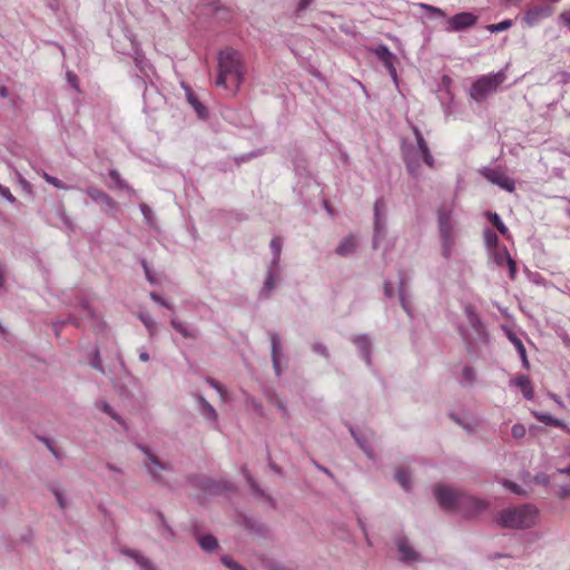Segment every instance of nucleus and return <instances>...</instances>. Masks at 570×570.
Wrapping results in <instances>:
<instances>
[{"label": "nucleus", "instance_id": "f257e3e1", "mask_svg": "<svg viewBox=\"0 0 570 570\" xmlns=\"http://www.w3.org/2000/svg\"><path fill=\"white\" fill-rule=\"evenodd\" d=\"M434 492L442 509H456L466 518L473 517L487 508L484 501L475 499L469 494L454 491L445 485H438Z\"/></svg>", "mask_w": 570, "mask_h": 570}, {"label": "nucleus", "instance_id": "f03ea898", "mask_svg": "<svg viewBox=\"0 0 570 570\" xmlns=\"http://www.w3.org/2000/svg\"><path fill=\"white\" fill-rule=\"evenodd\" d=\"M413 131L416 138V146L407 147L404 150V161L406 164L407 171L413 177H419L421 161H423L430 168H433L434 158L431 155L429 146L421 131L416 127L413 129Z\"/></svg>", "mask_w": 570, "mask_h": 570}, {"label": "nucleus", "instance_id": "7ed1b4c3", "mask_svg": "<svg viewBox=\"0 0 570 570\" xmlns=\"http://www.w3.org/2000/svg\"><path fill=\"white\" fill-rule=\"evenodd\" d=\"M537 518L538 510L531 504H523L501 511L498 522L504 528L522 529L532 527Z\"/></svg>", "mask_w": 570, "mask_h": 570}, {"label": "nucleus", "instance_id": "20e7f679", "mask_svg": "<svg viewBox=\"0 0 570 570\" xmlns=\"http://www.w3.org/2000/svg\"><path fill=\"white\" fill-rule=\"evenodd\" d=\"M452 208L442 206L438 210V224L441 237L442 255L450 258L455 245L454 224L452 222Z\"/></svg>", "mask_w": 570, "mask_h": 570}, {"label": "nucleus", "instance_id": "39448f33", "mask_svg": "<svg viewBox=\"0 0 570 570\" xmlns=\"http://www.w3.org/2000/svg\"><path fill=\"white\" fill-rule=\"evenodd\" d=\"M503 81L504 73L482 76L472 85L470 96L473 100L480 102L483 99H485L490 94L494 92Z\"/></svg>", "mask_w": 570, "mask_h": 570}, {"label": "nucleus", "instance_id": "423d86ee", "mask_svg": "<svg viewBox=\"0 0 570 570\" xmlns=\"http://www.w3.org/2000/svg\"><path fill=\"white\" fill-rule=\"evenodd\" d=\"M243 73H215L210 80L213 85L219 90L220 95L225 97L234 96L243 81Z\"/></svg>", "mask_w": 570, "mask_h": 570}, {"label": "nucleus", "instance_id": "0eeeda50", "mask_svg": "<svg viewBox=\"0 0 570 570\" xmlns=\"http://www.w3.org/2000/svg\"><path fill=\"white\" fill-rule=\"evenodd\" d=\"M244 67L243 57L238 51L227 48L218 53V71H239Z\"/></svg>", "mask_w": 570, "mask_h": 570}, {"label": "nucleus", "instance_id": "6e6552de", "mask_svg": "<svg viewBox=\"0 0 570 570\" xmlns=\"http://www.w3.org/2000/svg\"><path fill=\"white\" fill-rule=\"evenodd\" d=\"M478 17L472 12H460L449 18L445 30L448 32H460L475 26Z\"/></svg>", "mask_w": 570, "mask_h": 570}, {"label": "nucleus", "instance_id": "1a4fd4ad", "mask_svg": "<svg viewBox=\"0 0 570 570\" xmlns=\"http://www.w3.org/2000/svg\"><path fill=\"white\" fill-rule=\"evenodd\" d=\"M481 175L490 183L498 185L500 188L512 193L515 189L514 180L508 177L501 169L483 168Z\"/></svg>", "mask_w": 570, "mask_h": 570}, {"label": "nucleus", "instance_id": "9d476101", "mask_svg": "<svg viewBox=\"0 0 570 570\" xmlns=\"http://www.w3.org/2000/svg\"><path fill=\"white\" fill-rule=\"evenodd\" d=\"M181 86L185 90L186 99L195 110L197 117L199 119L206 120L209 116L207 107L198 99L189 86H187L185 82H181Z\"/></svg>", "mask_w": 570, "mask_h": 570}, {"label": "nucleus", "instance_id": "9b49d317", "mask_svg": "<svg viewBox=\"0 0 570 570\" xmlns=\"http://www.w3.org/2000/svg\"><path fill=\"white\" fill-rule=\"evenodd\" d=\"M493 259L499 266H503L504 264L509 267L510 277L513 279L517 274V264L512 259L511 255L509 254L507 247H498L493 250Z\"/></svg>", "mask_w": 570, "mask_h": 570}, {"label": "nucleus", "instance_id": "f8f14e48", "mask_svg": "<svg viewBox=\"0 0 570 570\" xmlns=\"http://www.w3.org/2000/svg\"><path fill=\"white\" fill-rule=\"evenodd\" d=\"M552 9L550 7H533L525 11L524 22L529 27L535 26L539 21L550 17Z\"/></svg>", "mask_w": 570, "mask_h": 570}, {"label": "nucleus", "instance_id": "ddd939ff", "mask_svg": "<svg viewBox=\"0 0 570 570\" xmlns=\"http://www.w3.org/2000/svg\"><path fill=\"white\" fill-rule=\"evenodd\" d=\"M86 193L94 202L102 203L108 208L116 207V202L108 194L97 187H88Z\"/></svg>", "mask_w": 570, "mask_h": 570}, {"label": "nucleus", "instance_id": "4468645a", "mask_svg": "<svg viewBox=\"0 0 570 570\" xmlns=\"http://www.w3.org/2000/svg\"><path fill=\"white\" fill-rule=\"evenodd\" d=\"M511 384L518 386L527 400L533 399L534 391H533L532 384L527 375L515 376L511 381Z\"/></svg>", "mask_w": 570, "mask_h": 570}, {"label": "nucleus", "instance_id": "2eb2a0df", "mask_svg": "<svg viewBox=\"0 0 570 570\" xmlns=\"http://www.w3.org/2000/svg\"><path fill=\"white\" fill-rule=\"evenodd\" d=\"M373 51L382 60L385 68H387L390 71H395L393 65L395 56L389 50L386 46L380 45L373 49Z\"/></svg>", "mask_w": 570, "mask_h": 570}, {"label": "nucleus", "instance_id": "dca6fc26", "mask_svg": "<svg viewBox=\"0 0 570 570\" xmlns=\"http://www.w3.org/2000/svg\"><path fill=\"white\" fill-rule=\"evenodd\" d=\"M356 248V238L353 235L345 237L336 247L335 252L340 256H347Z\"/></svg>", "mask_w": 570, "mask_h": 570}, {"label": "nucleus", "instance_id": "f3484780", "mask_svg": "<svg viewBox=\"0 0 570 570\" xmlns=\"http://www.w3.org/2000/svg\"><path fill=\"white\" fill-rule=\"evenodd\" d=\"M532 415L541 423L546 424V425H552V426H556V428H560V429H567V425L564 424L563 421L559 420V419H554L552 417L551 415L547 414V413H542V412H539V411H533L532 412Z\"/></svg>", "mask_w": 570, "mask_h": 570}, {"label": "nucleus", "instance_id": "a211bd4d", "mask_svg": "<svg viewBox=\"0 0 570 570\" xmlns=\"http://www.w3.org/2000/svg\"><path fill=\"white\" fill-rule=\"evenodd\" d=\"M146 454L148 456V463H147V468L150 472V474L156 479V480H160V476H159V471L160 470H166V466L160 463L158 461V459L156 456H154L151 453L147 452L146 451Z\"/></svg>", "mask_w": 570, "mask_h": 570}, {"label": "nucleus", "instance_id": "6ab92c4d", "mask_svg": "<svg viewBox=\"0 0 570 570\" xmlns=\"http://www.w3.org/2000/svg\"><path fill=\"white\" fill-rule=\"evenodd\" d=\"M397 547L402 560L413 561L417 559V553L407 544L406 540H400Z\"/></svg>", "mask_w": 570, "mask_h": 570}, {"label": "nucleus", "instance_id": "aec40b11", "mask_svg": "<svg viewBox=\"0 0 570 570\" xmlns=\"http://www.w3.org/2000/svg\"><path fill=\"white\" fill-rule=\"evenodd\" d=\"M384 203L382 199H377L374 205V215H375V237H374V246L377 244V236L382 228L381 226V212L384 209Z\"/></svg>", "mask_w": 570, "mask_h": 570}, {"label": "nucleus", "instance_id": "412c9836", "mask_svg": "<svg viewBox=\"0 0 570 570\" xmlns=\"http://www.w3.org/2000/svg\"><path fill=\"white\" fill-rule=\"evenodd\" d=\"M127 556L135 559V561L139 564V567L144 570H156V568L153 566L151 561L137 551H127Z\"/></svg>", "mask_w": 570, "mask_h": 570}, {"label": "nucleus", "instance_id": "4be33fe9", "mask_svg": "<svg viewBox=\"0 0 570 570\" xmlns=\"http://www.w3.org/2000/svg\"><path fill=\"white\" fill-rule=\"evenodd\" d=\"M271 343H272V357L273 363L276 370H278V355L281 350V338L277 334L271 335Z\"/></svg>", "mask_w": 570, "mask_h": 570}, {"label": "nucleus", "instance_id": "5701e85b", "mask_svg": "<svg viewBox=\"0 0 570 570\" xmlns=\"http://www.w3.org/2000/svg\"><path fill=\"white\" fill-rule=\"evenodd\" d=\"M109 177L114 180L115 187L117 189H124L127 191H132V188L120 177V174L116 169H111L109 171Z\"/></svg>", "mask_w": 570, "mask_h": 570}, {"label": "nucleus", "instance_id": "b1692460", "mask_svg": "<svg viewBox=\"0 0 570 570\" xmlns=\"http://www.w3.org/2000/svg\"><path fill=\"white\" fill-rule=\"evenodd\" d=\"M198 542L202 549L205 551H213L218 547L216 538L210 534L200 537Z\"/></svg>", "mask_w": 570, "mask_h": 570}, {"label": "nucleus", "instance_id": "393cba45", "mask_svg": "<svg viewBox=\"0 0 570 570\" xmlns=\"http://www.w3.org/2000/svg\"><path fill=\"white\" fill-rule=\"evenodd\" d=\"M487 216L489 222L497 227L501 235L505 236L508 234V227L503 224L497 213H488Z\"/></svg>", "mask_w": 570, "mask_h": 570}, {"label": "nucleus", "instance_id": "a878e982", "mask_svg": "<svg viewBox=\"0 0 570 570\" xmlns=\"http://www.w3.org/2000/svg\"><path fill=\"white\" fill-rule=\"evenodd\" d=\"M484 243L489 249L494 250L495 248H498L499 237L497 233L493 232L492 229H487L484 232Z\"/></svg>", "mask_w": 570, "mask_h": 570}, {"label": "nucleus", "instance_id": "bb28decb", "mask_svg": "<svg viewBox=\"0 0 570 570\" xmlns=\"http://www.w3.org/2000/svg\"><path fill=\"white\" fill-rule=\"evenodd\" d=\"M396 481L402 485L404 490L410 489V475L407 471L403 468L397 469L395 473Z\"/></svg>", "mask_w": 570, "mask_h": 570}, {"label": "nucleus", "instance_id": "cd10ccee", "mask_svg": "<svg viewBox=\"0 0 570 570\" xmlns=\"http://www.w3.org/2000/svg\"><path fill=\"white\" fill-rule=\"evenodd\" d=\"M276 277L272 271L267 273V277L264 283L263 293L267 297L269 293L275 288Z\"/></svg>", "mask_w": 570, "mask_h": 570}, {"label": "nucleus", "instance_id": "c85d7f7f", "mask_svg": "<svg viewBox=\"0 0 570 570\" xmlns=\"http://www.w3.org/2000/svg\"><path fill=\"white\" fill-rule=\"evenodd\" d=\"M202 405H203V413L204 415L212 421L217 420V412L216 410L205 400L202 399Z\"/></svg>", "mask_w": 570, "mask_h": 570}, {"label": "nucleus", "instance_id": "c756f323", "mask_svg": "<svg viewBox=\"0 0 570 570\" xmlns=\"http://www.w3.org/2000/svg\"><path fill=\"white\" fill-rule=\"evenodd\" d=\"M511 26H512V21L507 19V20H503V21H501L499 23L489 24L487 27V29L490 32H501V31H504V30L509 29Z\"/></svg>", "mask_w": 570, "mask_h": 570}, {"label": "nucleus", "instance_id": "7c9ffc66", "mask_svg": "<svg viewBox=\"0 0 570 570\" xmlns=\"http://www.w3.org/2000/svg\"><path fill=\"white\" fill-rule=\"evenodd\" d=\"M512 342L514 343L515 348H517L518 353L520 354L524 366L529 367V361L527 357V352H525L524 345L522 344V342L519 338H513Z\"/></svg>", "mask_w": 570, "mask_h": 570}, {"label": "nucleus", "instance_id": "2f4dec72", "mask_svg": "<svg viewBox=\"0 0 570 570\" xmlns=\"http://www.w3.org/2000/svg\"><path fill=\"white\" fill-rule=\"evenodd\" d=\"M170 324L184 337H194V335L188 331V328L183 323L178 322L177 320L173 318Z\"/></svg>", "mask_w": 570, "mask_h": 570}, {"label": "nucleus", "instance_id": "473e14b6", "mask_svg": "<svg viewBox=\"0 0 570 570\" xmlns=\"http://www.w3.org/2000/svg\"><path fill=\"white\" fill-rule=\"evenodd\" d=\"M42 177H43V179L47 183H49L50 185L55 186L56 188L68 189V187L60 179H58V178H56L53 176H50L46 171L42 173Z\"/></svg>", "mask_w": 570, "mask_h": 570}, {"label": "nucleus", "instance_id": "72a5a7b5", "mask_svg": "<svg viewBox=\"0 0 570 570\" xmlns=\"http://www.w3.org/2000/svg\"><path fill=\"white\" fill-rule=\"evenodd\" d=\"M139 320L147 327V330L149 331L150 335H153L154 332H155V322H154V320L149 315H147V314H139Z\"/></svg>", "mask_w": 570, "mask_h": 570}, {"label": "nucleus", "instance_id": "f704fd0d", "mask_svg": "<svg viewBox=\"0 0 570 570\" xmlns=\"http://www.w3.org/2000/svg\"><path fill=\"white\" fill-rule=\"evenodd\" d=\"M222 562L230 570H246L244 567H242L239 563L234 561L230 557L225 556L222 558Z\"/></svg>", "mask_w": 570, "mask_h": 570}, {"label": "nucleus", "instance_id": "c9c22d12", "mask_svg": "<svg viewBox=\"0 0 570 570\" xmlns=\"http://www.w3.org/2000/svg\"><path fill=\"white\" fill-rule=\"evenodd\" d=\"M419 7L428 12L435 14V16H439V17L445 16V12L441 8L433 7V6L426 4V3H420Z\"/></svg>", "mask_w": 570, "mask_h": 570}, {"label": "nucleus", "instance_id": "e433bc0d", "mask_svg": "<svg viewBox=\"0 0 570 570\" xmlns=\"http://www.w3.org/2000/svg\"><path fill=\"white\" fill-rule=\"evenodd\" d=\"M271 248L273 249L275 258L277 259L282 250V239L279 237H274L271 240Z\"/></svg>", "mask_w": 570, "mask_h": 570}, {"label": "nucleus", "instance_id": "4c0bfd02", "mask_svg": "<svg viewBox=\"0 0 570 570\" xmlns=\"http://www.w3.org/2000/svg\"><path fill=\"white\" fill-rule=\"evenodd\" d=\"M463 380L468 383H472L475 380V371L471 366H465L463 368Z\"/></svg>", "mask_w": 570, "mask_h": 570}, {"label": "nucleus", "instance_id": "58836bf2", "mask_svg": "<svg viewBox=\"0 0 570 570\" xmlns=\"http://www.w3.org/2000/svg\"><path fill=\"white\" fill-rule=\"evenodd\" d=\"M513 438L521 439L525 435V428L522 424H514L511 429Z\"/></svg>", "mask_w": 570, "mask_h": 570}, {"label": "nucleus", "instance_id": "ea45409f", "mask_svg": "<svg viewBox=\"0 0 570 570\" xmlns=\"http://www.w3.org/2000/svg\"><path fill=\"white\" fill-rule=\"evenodd\" d=\"M207 382L212 387H214L219 393L220 397L224 400L225 399L224 386L219 382H217L216 380H213V379H208Z\"/></svg>", "mask_w": 570, "mask_h": 570}, {"label": "nucleus", "instance_id": "a19ab883", "mask_svg": "<svg viewBox=\"0 0 570 570\" xmlns=\"http://www.w3.org/2000/svg\"><path fill=\"white\" fill-rule=\"evenodd\" d=\"M100 407H101V410H102L105 413L109 414L114 420H116V421L120 422V420H119L118 415L112 411V409H111V406H110L109 404H107V403H102V404L100 405Z\"/></svg>", "mask_w": 570, "mask_h": 570}, {"label": "nucleus", "instance_id": "79ce46f5", "mask_svg": "<svg viewBox=\"0 0 570 570\" xmlns=\"http://www.w3.org/2000/svg\"><path fill=\"white\" fill-rule=\"evenodd\" d=\"M91 365L92 367L99 370V371H102V365H101V360H100V356H99V352L96 350L95 351V357L91 362Z\"/></svg>", "mask_w": 570, "mask_h": 570}, {"label": "nucleus", "instance_id": "37998d69", "mask_svg": "<svg viewBox=\"0 0 570 570\" xmlns=\"http://www.w3.org/2000/svg\"><path fill=\"white\" fill-rule=\"evenodd\" d=\"M150 298H151L154 302H156V303H158V304H160V305H163V306H165V307L169 308V304H168L165 299H163L158 294H156V293L151 292V293H150Z\"/></svg>", "mask_w": 570, "mask_h": 570}, {"label": "nucleus", "instance_id": "c03bdc74", "mask_svg": "<svg viewBox=\"0 0 570 570\" xmlns=\"http://www.w3.org/2000/svg\"><path fill=\"white\" fill-rule=\"evenodd\" d=\"M504 485H505L508 489H510V490H511L513 493H515V494H519V495L523 494V492L521 491L520 487H519L518 484L513 483V482H509V481H507V482L504 483Z\"/></svg>", "mask_w": 570, "mask_h": 570}, {"label": "nucleus", "instance_id": "a18cd8bd", "mask_svg": "<svg viewBox=\"0 0 570 570\" xmlns=\"http://www.w3.org/2000/svg\"><path fill=\"white\" fill-rule=\"evenodd\" d=\"M67 78H68V82L70 83V86L78 90L79 87H78V80H77V76L75 73H67Z\"/></svg>", "mask_w": 570, "mask_h": 570}, {"label": "nucleus", "instance_id": "49530a36", "mask_svg": "<svg viewBox=\"0 0 570 570\" xmlns=\"http://www.w3.org/2000/svg\"><path fill=\"white\" fill-rule=\"evenodd\" d=\"M142 267H144V271H145V274H146V277L147 279L150 282V283H155L156 279L154 277V275L151 274L146 261H142Z\"/></svg>", "mask_w": 570, "mask_h": 570}, {"label": "nucleus", "instance_id": "de8ad7c7", "mask_svg": "<svg viewBox=\"0 0 570 570\" xmlns=\"http://www.w3.org/2000/svg\"><path fill=\"white\" fill-rule=\"evenodd\" d=\"M560 20L563 22L564 26H567L570 29V10L563 11L560 14Z\"/></svg>", "mask_w": 570, "mask_h": 570}, {"label": "nucleus", "instance_id": "09e8293b", "mask_svg": "<svg viewBox=\"0 0 570 570\" xmlns=\"http://www.w3.org/2000/svg\"><path fill=\"white\" fill-rule=\"evenodd\" d=\"M550 397H551V399H552V400H553V401H554V402H556V403H557L561 409H564V407H566L564 403L562 402V400H561L558 395H556V394H552V393H551V394H550Z\"/></svg>", "mask_w": 570, "mask_h": 570}, {"label": "nucleus", "instance_id": "8fccbe9b", "mask_svg": "<svg viewBox=\"0 0 570 570\" xmlns=\"http://www.w3.org/2000/svg\"><path fill=\"white\" fill-rule=\"evenodd\" d=\"M313 2V0H301L299 3H298V9L299 10H304L306 9L311 3Z\"/></svg>", "mask_w": 570, "mask_h": 570}, {"label": "nucleus", "instance_id": "3c124183", "mask_svg": "<svg viewBox=\"0 0 570 570\" xmlns=\"http://www.w3.org/2000/svg\"><path fill=\"white\" fill-rule=\"evenodd\" d=\"M384 292H385L386 296H392L393 295L392 287H391V285L389 283L384 284Z\"/></svg>", "mask_w": 570, "mask_h": 570}, {"label": "nucleus", "instance_id": "603ef678", "mask_svg": "<svg viewBox=\"0 0 570 570\" xmlns=\"http://www.w3.org/2000/svg\"><path fill=\"white\" fill-rule=\"evenodd\" d=\"M314 350H315L316 352H318L320 354H322V355H326V347H325V346H323V345H315V346H314Z\"/></svg>", "mask_w": 570, "mask_h": 570}, {"label": "nucleus", "instance_id": "864d4df0", "mask_svg": "<svg viewBox=\"0 0 570 570\" xmlns=\"http://www.w3.org/2000/svg\"><path fill=\"white\" fill-rule=\"evenodd\" d=\"M139 360L142 362H147L149 360V354L147 352H141L139 354Z\"/></svg>", "mask_w": 570, "mask_h": 570}, {"label": "nucleus", "instance_id": "5fc2aeb1", "mask_svg": "<svg viewBox=\"0 0 570 570\" xmlns=\"http://www.w3.org/2000/svg\"><path fill=\"white\" fill-rule=\"evenodd\" d=\"M8 95V89L6 87H0V96L6 98Z\"/></svg>", "mask_w": 570, "mask_h": 570}, {"label": "nucleus", "instance_id": "6e6d98bb", "mask_svg": "<svg viewBox=\"0 0 570 570\" xmlns=\"http://www.w3.org/2000/svg\"><path fill=\"white\" fill-rule=\"evenodd\" d=\"M85 309H86L88 316H90L91 318H96V315H95L94 311L90 307L85 306Z\"/></svg>", "mask_w": 570, "mask_h": 570}, {"label": "nucleus", "instance_id": "4d7b16f0", "mask_svg": "<svg viewBox=\"0 0 570 570\" xmlns=\"http://www.w3.org/2000/svg\"><path fill=\"white\" fill-rule=\"evenodd\" d=\"M57 500H58V502H59V505H60L61 508H63L62 499H61L60 494H58V493H57Z\"/></svg>", "mask_w": 570, "mask_h": 570}, {"label": "nucleus", "instance_id": "13d9d810", "mask_svg": "<svg viewBox=\"0 0 570 570\" xmlns=\"http://www.w3.org/2000/svg\"><path fill=\"white\" fill-rule=\"evenodd\" d=\"M391 75H392L393 81L396 83L397 82V73L393 72Z\"/></svg>", "mask_w": 570, "mask_h": 570}, {"label": "nucleus", "instance_id": "bf43d9fd", "mask_svg": "<svg viewBox=\"0 0 570 570\" xmlns=\"http://www.w3.org/2000/svg\"><path fill=\"white\" fill-rule=\"evenodd\" d=\"M567 472L570 474V468H569V469H567Z\"/></svg>", "mask_w": 570, "mask_h": 570}]
</instances>
